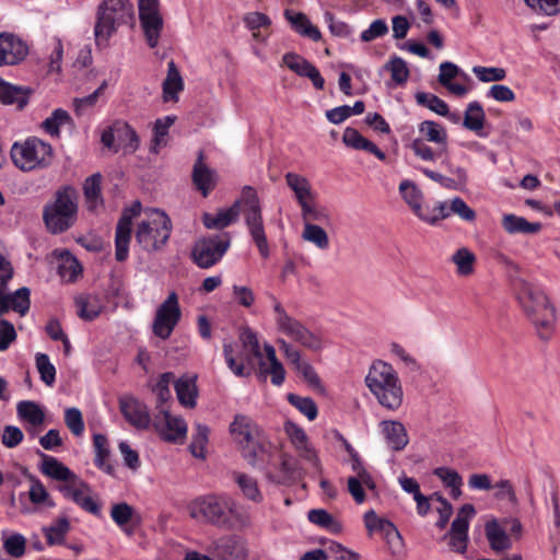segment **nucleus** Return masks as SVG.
I'll use <instances>...</instances> for the list:
<instances>
[{
    "label": "nucleus",
    "mask_w": 560,
    "mask_h": 560,
    "mask_svg": "<svg viewBox=\"0 0 560 560\" xmlns=\"http://www.w3.org/2000/svg\"><path fill=\"white\" fill-rule=\"evenodd\" d=\"M110 516L128 535L133 533V528H131L129 524H138L140 521V516L135 509L126 502L114 504L110 510Z\"/></svg>",
    "instance_id": "72a5a7b5"
},
{
    "label": "nucleus",
    "mask_w": 560,
    "mask_h": 560,
    "mask_svg": "<svg viewBox=\"0 0 560 560\" xmlns=\"http://www.w3.org/2000/svg\"><path fill=\"white\" fill-rule=\"evenodd\" d=\"M485 533L492 550L502 552L511 548L512 537L518 539L522 524L518 520H505L503 523L492 520L486 523Z\"/></svg>",
    "instance_id": "4468645a"
},
{
    "label": "nucleus",
    "mask_w": 560,
    "mask_h": 560,
    "mask_svg": "<svg viewBox=\"0 0 560 560\" xmlns=\"http://www.w3.org/2000/svg\"><path fill=\"white\" fill-rule=\"evenodd\" d=\"M77 313L80 318L85 320L95 319L101 313V305L96 298L90 295H79L74 300Z\"/></svg>",
    "instance_id": "c03bdc74"
},
{
    "label": "nucleus",
    "mask_w": 560,
    "mask_h": 560,
    "mask_svg": "<svg viewBox=\"0 0 560 560\" xmlns=\"http://www.w3.org/2000/svg\"><path fill=\"white\" fill-rule=\"evenodd\" d=\"M115 130L117 139L124 143V147L129 152H135L139 147V137L133 128L127 122H116Z\"/></svg>",
    "instance_id": "3c124183"
},
{
    "label": "nucleus",
    "mask_w": 560,
    "mask_h": 560,
    "mask_svg": "<svg viewBox=\"0 0 560 560\" xmlns=\"http://www.w3.org/2000/svg\"><path fill=\"white\" fill-rule=\"evenodd\" d=\"M71 120L69 114L61 109L57 108L52 112L51 116L46 118L42 126L51 136L59 135V127L69 122Z\"/></svg>",
    "instance_id": "680f3d73"
},
{
    "label": "nucleus",
    "mask_w": 560,
    "mask_h": 560,
    "mask_svg": "<svg viewBox=\"0 0 560 560\" xmlns=\"http://www.w3.org/2000/svg\"><path fill=\"white\" fill-rule=\"evenodd\" d=\"M472 72L481 82L502 81L506 77L505 69L499 67L475 66Z\"/></svg>",
    "instance_id": "69168bd1"
},
{
    "label": "nucleus",
    "mask_w": 560,
    "mask_h": 560,
    "mask_svg": "<svg viewBox=\"0 0 560 560\" xmlns=\"http://www.w3.org/2000/svg\"><path fill=\"white\" fill-rule=\"evenodd\" d=\"M182 318V310L176 292H171L166 300L156 308L152 331L153 334L165 340L167 339Z\"/></svg>",
    "instance_id": "ddd939ff"
},
{
    "label": "nucleus",
    "mask_w": 560,
    "mask_h": 560,
    "mask_svg": "<svg viewBox=\"0 0 560 560\" xmlns=\"http://www.w3.org/2000/svg\"><path fill=\"white\" fill-rule=\"evenodd\" d=\"M230 433L247 463L266 469L271 457V443L262 429L248 416L236 415L230 424Z\"/></svg>",
    "instance_id": "7ed1b4c3"
},
{
    "label": "nucleus",
    "mask_w": 560,
    "mask_h": 560,
    "mask_svg": "<svg viewBox=\"0 0 560 560\" xmlns=\"http://www.w3.org/2000/svg\"><path fill=\"white\" fill-rule=\"evenodd\" d=\"M241 212V201H235L228 209H220L217 214L203 213L202 223L210 230H223L236 222Z\"/></svg>",
    "instance_id": "a878e982"
},
{
    "label": "nucleus",
    "mask_w": 560,
    "mask_h": 560,
    "mask_svg": "<svg viewBox=\"0 0 560 560\" xmlns=\"http://www.w3.org/2000/svg\"><path fill=\"white\" fill-rule=\"evenodd\" d=\"M272 301L277 330L303 348L312 351L320 350L323 347L322 338L301 320L291 316L275 296Z\"/></svg>",
    "instance_id": "1a4fd4ad"
},
{
    "label": "nucleus",
    "mask_w": 560,
    "mask_h": 560,
    "mask_svg": "<svg viewBox=\"0 0 560 560\" xmlns=\"http://www.w3.org/2000/svg\"><path fill=\"white\" fill-rule=\"evenodd\" d=\"M78 218V192L72 186H62L55 192L51 202L45 205L43 219L54 234L69 230Z\"/></svg>",
    "instance_id": "39448f33"
},
{
    "label": "nucleus",
    "mask_w": 560,
    "mask_h": 560,
    "mask_svg": "<svg viewBox=\"0 0 560 560\" xmlns=\"http://www.w3.org/2000/svg\"><path fill=\"white\" fill-rule=\"evenodd\" d=\"M365 526L370 532H382L384 535L388 534L395 528L394 524L385 518H381L374 511H369L364 515Z\"/></svg>",
    "instance_id": "774afa93"
},
{
    "label": "nucleus",
    "mask_w": 560,
    "mask_h": 560,
    "mask_svg": "<svg viewBox=\"0 0 560 560\" xmlns=\"http://www.w3.org/2000/svg\"><path fill=\"white\" fill-rule=\"evenodd\" d=\"M517 300L536 336L545 342L549 341L556 331L557 310L547 293L522 280Z\"/></svg>",
    "instance_id": "f03ea898"
},
{
    "label": "nucleus",
    "mask_w": 560,
    "mask_h": 560,
    "mask_svg": "<svg viewBox=\"0 0 560 560\" xmlns=\"http://www.w3.org/2000/svg\"><path fill=\"white\" fill-rule=\"evenodd\" d=\"M184 89L183 78L175 62L167 63V75L163 82V98L165 102L177 101V94Z\"/></svg>",
    "instance_id": "e433bc0d"
},
{
    "label": "nucleus",
    "mask_w": 560,
    "mask_h": 560,
    "mask_svg": "<svg viewBox=\"0 0 560 560\" xmlns=\"http://www.w3.org/2000/svg\"><path fill=\"white\" fill-rule=\"evenodd\" d=\"M210 555H200L197 551H184V560H244L249 556L247 541L240 535H224L213 540L208 547Z\"/></svg>",
    "instance_id": "9b49d317"
},
{
    "label": "nucleus",
    "mask_w": 560,
    "mask_h": 560,
    "mask_svg": "<svg viewBox=\"0 0 560 560\" xmlns=\"http://www.w3.org/2000/svg\"><path fill=\"white\" fill-rule=\"evenodd\" d=\"M187 510L195 521L219 528L234 529L248 525V516L228 494L210 493L197 497L188 503Z\"/></svg>",
    "instance_id": "f257e3e1"
},
{
    "label": "nucleus",
    "mask_w": 560,
    "mask_h": 560,
    "mask_svg": "<svg viewBox=\"0 0 560 560\" xmlns=\"http://www.w3.org/2000/svg\"><path fill=\"white\" fill-rule=\"evenodd\" d=\"M203 152L200 151L192 168V183L196 188L207 197L214 189L218 182L217 173L203 163Z\"/></svg>",
    "instance_id": "5701e85b"
},
{
    "label": "nucleus",
    "mask_w": 560,
    "mask_h": 560,
    "mask_svg": "<svg viewBox=\"0 0 560 560\" xmlns=\"http://www.w3.org/2000/svg\"><path fill=\"white\" fill-rule=\"evenodd\" d=\"M145 219L137 225L136 242L149 253L161 250L168 242L173 225L170 217L160 209L144 211Z\"/></svg>",
    "instance_id": "423d86ee"
},
{
    "label": "nucleus",
    "mask_w": 560,
    "mask_h": 560,
    "mask_svg": "<svg viewBox=\"0 0 560 560\" xmlns=\"http://www.w3.org/2000/svg\"><path fill=\"white\" fill-rule=\"evenodd\" d=\"M81 271L82 268L79 261L70 254L63 256L58 266L60 277L69 282L74 281Z\"/></svg>",
    "instance_id": "052dcab7"
},
{
    "label": "nucleus",
    "mask_w": 560,
    "mask_h": 560,
    "mask_svg": "<svg viewBox=\"0 0 560 560\" xmlns=\"http://www.w3.org/2000/svg\"><path fill=\"white\" fill-rule=\"evenodd\" d=\"M139 20L148 45L151 48L156 47L163 30V19L160 12L139 14Z\"/></svg>",
    "instance_id": "7c9ffc66"
},
{
    "label": "nucleus",
    "mask_w": 560,
    "mask_h": 560,
    "mask_svg": "<svg viewBox=\"0 0 560 560\" xmlns=\"http://www.w3.org/2000/svg\"><path fill=\"white\" fill-rule=\"evenodd\" d=\"M36 368L40 375V380L48 386H51L56 380V369L50 363L49 358L45 353L36 354Z\"/></svg>",
    "instance_id": "e2e57ef3"
},
{
    "label": "nucleus",
    "mask_w": 560,
    "mask_h": 560,
    "mask_svg": "<svg viewBox=\"0 0 560 560\" xmlns=\"http://www.w3.org/2000/svg\"><path fill=\"white\" fill-rule=\"evenodd\" d=\"M174 378V374L172 372H165L161 374L158 383L153 387V392L155 393L158 397V405L156 408L159 409V406L162 408H165L164 405L167 402L172 395L170 389V384Z\"/></svg>",
    "instance_id": "bf43d9fd"
},
{
    "label": "nucleus",
    "mask_w": 560,
    "mask_h": 560,
    "mask_svg": "<svg viewBox=\"0 0 560 560\" xmlns=\"http://www.w3.org/2000/svg\"><path fill=\"white\" fill-rule=\"evenodd\" d=\"M308 521L322 528H325L331 533H338L341 530V524L331 514L323 509L311 510L307 514Z\"/></svg>",
    "instance_id": "de8ad7c7"
},
{
    "label": "nucleus",
    "mask_w": 560,
    "mask_h": 560,
    "mask_svg": "<svg viewBox=\"0 0 560 560\" xmlns=\"http://www.w3.org/2000/svg\"><path fill=\"white\" fill-rule=\"evenodd\" d=\"M209 439V428L205 424L198 423L196 425V433L192 435V441L189 445L190 452L195 457L205 458V448Z\"/></svg>",
    "instance_id": "13d9d810"
},
{
    "label": "nucleus",
    "mask_w": 560,
    "mask_h": 560,
    "mask_svg": "<svg viewBox=\"0 0 560 560\" xmlns=\"http://www.w3.org/2000/svg\"><path fill=\"white\" fill-rule=\"evenodd\" d=\"M101 174L96 173L92 176L88 177L84 182L83 190L86 207L90 211H95L96 208L102 205V196H101Z\"/></svg>",
    "instance_id": "ea45409f"
},
{
    "label": "nucleus",
    "mask_w": 560,
    "mask_h": 560,
    "mask_svg": "<svg viewBox=\"0 0 560 560\" xmlns=\"http://www.w3.org/2000/svg\"><path fill=\"white\" fill-rule=\"evenodd\" d=\"M10 154L13 164L23 172L47 168L54 160L52 147L37 137L15 142Z\"/></svg>",
    "instance_id": "6e6552de"
},
{
    "label": "nucleus",
    "mask_w": 560,
    "mask_h": 560,
    "mask_svg": "<svg viewBox=\"0 0 560 560\" xmlns=\"http://www.w3.org/2000/svg\"><path fill=\"white\" fill-rule=\"evenodd\" d=\"M365 384L377 402L388 411H397L404 402V389L392 364L376 360L365 376Z\"/></svg>",
    "instance_id": "20e7f679"
},
{
    "label": "nucleus",
    "mask_w": 560,
    "mask_h": 560,
    "mask_svg": "<svg viewBox=\"0 0 560 560\" xmlns=\"http://www.w3.org/2000/svg\"><path fill=\"white\" fill-rule=\"evenodd\" d=\"M452 262L456 266V271L459 276H470L474 272L476 262L475 254L467 247L458 248L451 258Z\"/></svg>",
    "instance_id": "37998d69"
},
{
    "label": "nucleus",
    "mask_w": 560,
    "mask_h": 560,
    "mask_svg": "<svg viewBox=\"0 0 560 560\" xmlns=\"http://www.w3.org/2000/svg\"><path fill=\"white\" fill-rule=\"evenodd\" d=\"M420 139L432 142L440 148V153H447V131L445 127L433 120H424L419 125Z\"/></svg>",
    "instance_id": "cd10ccee"
},
{
    "label": "nucleus",
    "mask_w": 560,
    "mask_h": 560,
    "mask_svg": "<svg viewBox=\"0 0 560 560\" xmlns=\"http://www.w3.org/2000/svg\"><path fill=\"white\" fill-rule=\"evenodd\" d=\"M284 16L300 35L308 37L314 42L320 40L322 34L319 30L311 23L304 13L285 10Z\"/></svg>",
    "instance_id": "2f4dec72"
},
{
    "label": "nucleus",
    "mask_w": 560,
    "mask_h": 560,
    "mask_svg": "<svg viewBox=\"0 0 560 560\" xmlns=\"http://www.w3.org/2000/svg\"><path fill=\"white\" fill-rule=\"evenodd\" d=\"M60 490L66 498L72 500L84 511L93 515H100V504L91 495V488L88 483L75 479L72 485L63 486Z\"/></svg>",
    "instance_id": "aec40b11"
},
{
    "label": "nucleus",
    "mask_w": 560,
    "mask_h": 560,
    "mask_svg": "<svg viewBox=\"0 0 560 560\" xmlns=\"http://www.w3.org/2000/svg\"><path fill=\"white\" fill-rule=\"evenodd\" d=\"M31 90L10 84L0 79V102L5 105H15L19 109L24 108L30 98Z\"/></svg>",
    "instance_id": "c756f323"
},
{
    "label": "nucleus",
    "mask_w": 560,
    "mask_h": 560,
    "mask_svg": "<svg viewBox=\"0 0 560 560\" xmlns=\"http://www.w3.org/2000/svg\"><path fill=\"white\" fill-rule=\"evenodd\" d=\"M176 396L180 405L194 408L197 404L198 387L196 375H183L174 382Z\"/></svg>",
    "instance_id": "bb28decb"
},
{
    "label": "nucleus",
    "mask_w": 560,
    "mask_h": 560,
    "mask_svg": "<svg viewBox=\"0 0 560 560\" xmlns=\"http://www.w3.org/2000/svg\"><path fill=\"white\" fill-rule=\"evenodd\" d=\"M133 8L129 0H104L97 9L94 26L95 43L107 46L117 27L132 19Z\"/></svg>",
    "instance_id": "0eeeda50"
},
{
    "label": "nucleus",
    "mask_w": 560,
    "mask_h": 560,
    "mask_svg": "<svg viewBox=\"0 0 560 560\" xmlns=\"http://www.w3.org/2000/svg\"><path fill=\"white\" fill-rule=\"evenodd\" d=\"M288 401L303 413L310 421L316 419L318 415L315 401L310 397H302L296 394H289Z\"/></svg>",
    "instance_id": "6e6d98bb"
},
{
    "label": "nucleus",
    "mask_w": 560,
    "mask_h": 560,
    "mask_svg": "<svg viewBox=\"0 0 560 560\" xmlns=\"http://www.w3.org/2000/svg\"><path fill=\"white\" fill-rule=\"evenodd\" d=\"M240 340L245 349V352L240 354L241 360L245 361L250 366L254 364V359L261 360L262 354L259 341L254 330L249 327H244L240 332Z\"/></svg>",
    "instance_id": "f704fd0d"
},
{
    "label": "nucleus",
    "mask_w": 560,
    "mask_h": 560,
    "mask_svg": "<svg viewBox=\"0 0 560 560\" xmlns=\"http://www.w3.org/2000/svg\"><path fill=\"white\" fill-rule=\"evenodd\" d=\"M298 469L296 460L288 454H282L280 457L279 471L276 475L268 472L270 479L278 483H283L293 478Z\"/></svg>",
    "instance_id": "603ef678"
},
{
    "label": "nucleus",
    "mask_w": 560,
    "mask_h": 560,
    "mask_svg": "<svg viewBox=\"0 0 560 560\" xmlns=\"http://www.w3.org/2000/svg\"><path fill=\"white\" fill-rule=\"evenodd\" d=\"M27 54V45L21 38L12 34H0V67L18 65Z\"/></svg>",
    "instance_id": "6ab92c4d"
},
{
    "label": "nucleus",
    "mask_w": 560,
    "mask_h": 560,
    "mask_svg": "<svg viewBox=\"0 0 560 560\" xmlns=\"http://www.w3.org/2000/svg\"><path fill=\"white\" fill-rule=\"evenodd\" d=\"M16 411L21 420L30 423L33 427L42 425L45 421V412L35 401H20L16 406Z\"/></svg>",
    "instance_id": "58836bf2"
},
{
    "label": "nucleus",
    "mask_w": 560,
    "mask_h": 560,
    "mask_svg": "<svg viewBox=\"0 0 560 560\" xmlns=\"http://www.w3.org/2000/svg\"><path fill=\"white\" fill-rule=\"evenodd\" d=\"M282 62L298 75L308 78L317 90L324 89V78L318 69L304 57L295 52H287L282 57Z\"/></svg>",
    "instance_id": "4be33fe9"
},
{
    "label": "nucleus",
    "mask_w": 560,
    "mask_h": 560,
    "mask_svg": "<svg viewBox=\"0 0 560 560\" xmlns=\"http://www.w3.org/2000/svg\"><path fill=\"white\" fill-rule=\"evenodd\" d=\"M359 555L345 548L338 542L329 541L323 548L305 552L300 560H352Z\"/></svg>",
    "instance_id": "b1692460"
},
{
    "label": "nucleus",
    "mask_w": 560,
    "mask_h": 560,
    "mask_svg": "<svg viewBox=\"0 0 560 560\" xmlns=\"http://www.w3.org/2000/svg\"><path fill=\"white\" fill-rule=\"evenodd\" d=\"M65 423L75 436H80L84 431L83 417L78 408L71 407L66 409Z\"/></svg>",
    "instance_id": "338daca9"
},
{
    "label": "nucleus",
    "mask_w": 560,
    "mask_h": 560,
    "mask_svg": "<svg viewBox=\"0 0 560 560\" xmlns=\"http://www.w3.org/2000/svg\"><path fill=\"white\" fill-rule=\"evenodd\" d=\"M69 530L70 523L67 517H60L49 527L44 528V533L49 545L61 544Z\"/></svg>",
    "instance_id": "8fccbe9b"
},
{
    "label": "nucleus",
    "mask_w": 560,
    "mask_h": 560,
    "mask_svg": "<svg viewBox=\"0 0 560 560\" xmlns=\"http://www.w3.org/2000/svg\"><path fill=\"white\" fill-rule=\"evenodd\" d=\"M241 211L249 234L264 258L269 256V245L265 233L261 207L257 191L252 186H245L242 191Z\"/></svg>",
    "instance_id": "9d476101"
},
{
    "label": "nucleus",
    "mask_w": 560,
    "mask_h": 560,
    "mask_svg": "<svg viewBox=\"0 0 560 560\" xmlns=\"http://www.w3.org/2000/svg\"><path fill=\"white\" fill-rule=\"evenodd\" d=\"M302 238L306 242L314 244L317 248L325 250L329 246V238L326 231L312 222L304 223Z\"/></svg>",
    "instance_id": "a18cd8bd"
},
{
    "label": "nucleus",
    "mask_w": 560,
    "mask_h": 560,
    "mask_svg": "<svg viewBox=\"0 0 560 560\" xmlns=\"http://www.w3.org/2000/svg\"><path fill=\"white\" fill-rule=\"evenodd\" d=\"M384 68L390 72L392 80L401 85L407 82L409 78V69L407 63L400 57H393L388 62L385 63Z\"/></svg>",
    "instance_id": "4d7b16f0"
},
{
    "label": "nucleus",
    "mask_w": 560,
    "mask_h": 560,
    "mask_svg": "<svg viewBox=\"0 0 560 560\" xmlns=\"http://www.w3.org/2000/svg\"><path fill=\"white\" fill-rule=\"evenodd\" d=\"M485 122L486 114L482 105L477 101L470 102L464 113L463 126L478 136H483Z\"/></svg>",
    "instance_id": "c9c22d12"
},
{
    "label": "nucleus",
    "mask_w": 560,
    "mask_h": 560,
    "mask_svg": "<svg viewBox=\"0 0 560 560\" xmlns=\"http://www.w3.org/2000/svg\"><path fill=\"white\" fill-rule=\"evenodd\" d=\"M284 432L287 433L290 442L293 444L294 448L299 453V455L310 462L314 467L319 466V459L316 452L312 448L308 443V438L305 431L292 422L291 420H287L284 422Z\"/></svg>",
    "instance_id": "412c9836"
},
{
    "label": "nucleus",
    "mask_w": 560,
    "mask_h": 560,
    "mask_svg": "<svg viewBox=\"0 0 560 560\" xmlns=\"http://www.w3.org/2000/svg\"><path fill=\"white\" fill-rule=\"evenodd\" d=\"M8 298V304L10 310L18 312L21 316H24L31 306L30 290L25 287L18 289L12 294H5Z\"/></svg>",
    "instance_id": "5fc2aeb1"
},
{
    "label": "nucleus",
    "mask_w": 560,
    "mask_h": 560,
    "mask_svg": "<svg viewBox=\"0 0 560 560\" xmlns=\"http://www.w3.org/2000/svg\"><path fill=\"white\" fill-rule=\"evenodd\" d=\"M411 150L413 153L423 161H434L436 159H440L447 153H440V148L436 147L435 150H433L431 147H429L423 139H415L410 144Z\"/></svg>",
    "instance_id": "0e129e2a"
},
{
    "label": "nucleus",
    "mask_w": 560,
    "mask_h": 560,
    "mask_svg": "<svg viewBox=\"0 0 560 560\" xmlns=\"http://www.w3.org/2000/svg\"><path fill=\"white\" fill-rule=\"evenodd\" d=\"M476 514L472 504H464L452 523L450 532V546L457 552H464L467 547V532L469 518Z\"/></svg>",
    "instance_id": "f3484780"
},
{
    "label": "nucleus",
    "mask_w": 560,
    "mask_h": 560,
    "mask_svg": "<svg viewBox=\"0 0 560 560\" xmlns=\"http://www.w3.org/2000/svg\"><path fill=\"white\" fill-rule=\"evenodd\" d=\"M235 481L245 498L254 502H260L262 500V495L258 489L255 478L245 474H236Z\"/></svg>",
    "instance_id": "864d4df0"
},
{
    "label": "nucleus",
    "mask_w": 560,
    "mask_h": 560,
    "mask_svg": "<svg viewBox=\"0 0 560 560\" xmlns=\"http://www.w3.org/2000/svg\"><path fill=\"white\" fill-rule=\"evenodd\" d=\"M119 410L126 421L138 430H147L151 424L148 407L131 395L119 398Z\"/></svg>",
    "instance_id": "dca6fc26"
},
{
    "label": "nucleus",
    "mask_w": 560,
    "mask_h": 560,
    "mask_svg": "<svg viewBox=\"0 0 560 560\" xmlns=\"http://www.w3.org/2000/svg\"><path fill=\"white\" fill-rule=\"evenodd\" d=\"M380 428L390 450L399 452L408 445L409 436L400 421L383 420L380 422Z\"/></svg>",
    "instance_id": "393cba45"
},
{
    "label": "nucleus",
    "mask_w": 560,
    "mask_h": 560,
    "mask_svg": "<svg viewBox=\"0 0 560 560\" xmlns=\"http://www.w3.org/2000/svg\"><path fill=\"white\" fill-rule=\"evenodd\" d=\"M399 191L415 214L421 219L423 214V210L421 208L422 194L419 188L413 183L404 180L399 185Z\"/></svg>",
    "instance_id": "79ce46f5"
},
{
    "label": "nucleus",
    "mask_w": 560,
    "mask_h": 560,
    "mask_svg": "<svg viewBox=\"0 0 560 560\" xmlns=\"http://www.w3.org/2000/svg\"><path fill=\"white\" fill-rule=\"evenodd\" d=\"M343 143L354 150H364L375 155L378 160L384 161L386 154L380 150L376 144L364 138L357 129L347 127L342 135Z\"/></svg>",
    "instance_id": "c85d7f7f"
},
{
    "label": "nucleus",
    "mask_w": 560,
    "mask_h": 560,
    "mask_svg": "<svg viewBox=\"0 0 560 560\" xmlns=\"http://www.w3.org/2000/svg\"><path fill=\"white\" fill-rule=\"evenodd\" d=\"M287 185L294 191L299 205L312 199V190L308 180L295 173L285 174Z\"/></svg>",
    "instance_id": "a19ab883"
},
{
    "label": "nucleus",
    "mask_w": 560,
    "mask_h": 560,
    "mask_svg": "<svg viewBox=\"0 0 560 560\" xmlns=\"http://www.w3.org/2000/svg\"><path fill=\"white\" fill-rule=\"evenodd\" d=\"M42 457V472L55 480L60 481H75V475L57 458L40 453Z\"/></svg>",
    "instance_id": "473e14b6"
},
{
    "label": "nucleus",
    "mask_w": 560,
    "mask_h": 560,
    "mask_svg": "<svg viewBox=\"0 0 560 560\" xmlns=\"http://www.w3.org/2000/svg\"><path fill=\"white\" fill-rule=\"evenodd\" d=\"M502 226L509 234H535L541 229L540 223L528 222L525 218L515 214H504L502 218Z\"/></svg>",
    "instance_id": "4c0bfd02"
},
{
    "label": "nucleus",
    "mask_w": 560,
    "mask_h": 560,
    "mask_svg": "<svg viewBox=\"0 0 560 560\" xmlns=\"http://www.w3.org/2000/svg\"><path fill=\"white\" fill-rule=\"evenodd\" d=\"M416 101L420 106L427 107L430 110L436 113L438 115H448V105L442 98L434 94L427 92H418L416 93Z\"/></svg>",
    "instance_id": "09e8293b"
},
{
    "label": "nucleus",
    "mask_w": 560,
    "mask_h": 560,
    "mask_svg": "<svg viewBox=\"0 0 560 560\" xmlns=\"http://www.w3.org/2000/svg\"><path fill=\"white\" fill-rule=\"evenodd\" d=\"M141 210L142 207L139 200H135L130 207L122 210L115 234V258L117 261H125L128 258L132 219L138 217Z\"/></svg>",
    "instance_id": "2eb2a0df"
},
{
    "label": "nucleus",
    "mask_w": 560,
    "mask_h": 560,
    "mask_svg": "<svg viewBox=\"0 0 560 560\" xmlns=\"http://www.w3.org/2000/svg\"><path fill=\"white\" fill-rule=\"evenodd\" d=\"M93 446L95 448V465L105 470L107 474H113V466L106 464L107 458L109 457V448L107 438L103 434H94L93 436Z\"/></svg>",
    "instance_id": "49530a36"
},
{
    "label": "nucleus",
    "mask_w": 560,
    "mask_h": 560,
    "mask_svg": "<svg viewBox=\"0 0 560 560\" xmlns=\"http://www.w3.org/2000/svg\"><path fill=\"white\" fill-rule=\"evenodd\" d=\"M154 427L163 440L177 442L185 438L187 427L182 418L173 417L165 408L159 406V415L155 416Z\"/></svg>",
    "instance_id": "a211bd4d"
},
{
    "label": "nucleus",
    "mask_w": 560,
    "mask_h": 560,
    "mask_svg": "<svg viewBox=\"0 0 560 560\" xmlns=\"http://www.w3.org/2000/svg\"><path fill=\"white\" fill-rule=\"evenodd\" d=\"M231 245L229 233L214 234L199 238L191 249L192 261L202 269H208L218 264Z\"/></svg>",
    "instance_id": "f8f14e48"
}]
</instances>
